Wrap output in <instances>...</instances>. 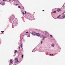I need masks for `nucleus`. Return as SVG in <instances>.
I'll list each match as a JSON object with an SVG mask.
<instances>
[{
    "label": "nucleus",
    "instance_id": "cd10ccee",
    "mask_svg": "<svg viewBox=\"0 0 65 65\" xmlns=\"http://www.w3.org/2000/svg\"><path fill=\"white\" fill-rule=\"evenodd\" d=\"M44 11V10H43V11Z\"/></svg>",
    "mask_w": 65,
    "mask_h": 65
},
{
    "label": "nucleus",
    "instance_id": "7c9ffc66",
    "mask_svg": "<svg viewBox=\"0 0 65 65\" xmlns=\"http://www.w3.org/2000/svg\"><path fill=\"white\" fill-rule=\"evenodd\" d=\"M54 11V12H56V11Z\"/></svg>",
    "mask_w": 65,
    "mask_h": 65
},
{
    "label": "nucleus",
    "instance_id": "2f4dec72",
    "mask_svg": "<svg viewBox=\"0 0 65 65\" xmlns=\"http://www.w3.org/2000/svg\"><path fill=\"white\" fill-rule=\"evenodd\" d=\"M52 55V54H50V55Z\"/></svg>",
    "mask_w": 65,
    "mask_h": 65
},
{
    "label": "nucleus",
    "instance_id": "6e6552de",
    "mask_svg": "<svg viewBox=\"0 0 65 65\" xmlns=\"http://www.w3.org/2000/svg\"><path fill=\"white\" fill-rule=\"evenodd\" d=\"M10 63H12V62H13V61H12V60H10Z\"/></svg>",
    "mask_w": 65,
    "mask_h": 65
},
{
    "label": "nucleus",
    "instance_id": "6ab92c4d",
    "mask_svg": "<svg viewBox=\"0 0 65 65\" xmlns=\"http://www.w3.org/2000/svg\"><path fill=\"white\" fill-rule=\"evenodd\" d=\"M7 0H3V1H6Z\"/></svg>",
    "mask_w": 65,
    "mask_h": 65
},
{
    "label": "nucleus",
    "instance_id": "20e7f679",
    "mask_svg": "<svg viewBox=\"0 0 65 65\" xmlns=\"http://www.w3.org/2000/svg\"><path fill=\"white\" fill-rule=\"evenodd\" d=\"M44 34H48V32L46 31H45L44 32Z\"/></svg>",
    "mask_w": 65,
    "mask_h": 65
},
{
    "label": "nucleus",
    "instance_id": "0eeeda50",
    "mask_svg": "<svg viewBox=\"0 0 65 65\" xmlns=\"http://www.w3.org/2000/svg\"><path fill=\"white\" fill-rule=\"evenodd\" d=\"M54 46H55V45H54V44H52V46H53V47H54Z\"/></svg>",
    "mask_w": 65,
    "mask_h": 65
},
{
    "label": "nucleus",
    "instance_id": "9d476101",
    "mask_svg": "<svg viewBox=\"0 0 65 65\" xmlns=\"http://www.w3.org/2000/svg\"><path fill=\"white\" fill-rule=\"evenodd\" d=\"M60 17H61V15H59L58 16V17L57 18H60Z\"/></svg>",
    "mask_w": 65,
    "mask_h": 65
},
{
    "label": "nucleus",
    "instance_id": "4468645a",
    "mask_svg": "<svg viewBox=\"0 0 65 65\" xmlns=\"http://www.w3.org/2000/svg\"><path fill=\"white\" fill-rule=\"evenodd\" d=\"M25 14H27V12H26V11H25Z\"/></svg>",
    "mask_w": 65,
    "mask_h": 65
},
{
    "label": "nucleus",
    "instance_id": "1a4fd4ad",
    "mask_svg": "<svg viewBox=\"0 0 65 65\" xmlns=\"http://www.w3.org/2000/svg\"><path fill=\"white\" fill-rule=\"evenodd\" d=\"M17 52V50H15V52H14V53H15Z\"/></svg>",
    "mask_w": 65,
    "mask_h": 65
},
{
    "label": "nucleus",
    "instance_id": "f8f14e48",
    "mask_svg": "<svg viewBox=\"0 0 65 65\" xmlns=\"http://www.w3.org/2000/svg\"><path fill=\"white\" fill-rule=\"evenodd\" d=\"M22 46H23V44H21V47H22Z\"/></svg>",
    "mask_w": 65,
    "mask_h": 65
},
{
    "label": "nucleus",
    "instance_id": "f03ea898",
    "mask_svg": "<svg viewBox=\"0 0 65 65\" xmlns=\"http://www.w3.org/2000/svg\"><path fill=\"white\" fill-rule=\"evenodd\" d=\"M36 34L35 32H32V35H36Z\"/></svg>",
    "mask_w": 65,
    "mask_h": 65
},
{
    "label": "nucleus",
    "instance_id": "dca6fc26",
    "mask_svg": "<svg viewBox=\"0 0 65 65\" xmlns=\"http://www.w3.org/2000/svg\"><path fill=\"white\" fill-rule=\"evenodd\" d=\"M24 56L23 55H22V58H23Z\"/></svg>",
    "mask_w": 65,
    "mask_h": 65
},
{
    "label": "nucleus",
    "instance_id": "412c9836",
    "mask_svg": "<svg viewBox=\"0 0 65 65\" xmlns=\"http://www.w3.org/2000/svg\"><path fill=\"white\" fill-rule=\"evenodd\" d=\"M41 44H42V41L41 42Z\"/></svg>",
    "mask_w": 65,
    "mask_h": 65
},
{
    "label": "nucleus",
    "instance_id": "7ed1b4c3",
    "mask_svg": "<svg viewBox=\"0 0 65 65\" xmlns=\"http://www.w3.org/2000/svg\"><path fill=\"white\" fill-rule=\"evenodd\" d=\"M36 35H37V36H39L40 35V34H39V33H37V34H36Z\"/></svg>",
    "mask_w": 65,
    "mask_h": 65
},
{
    "label": "nucleus",
    "instance_id": "393cba45",
    "mask_svg": "<svg viewBox=\"0 0 65 65\" xmlns=\"http://www.w3.org/2000/svg\"><path fill=\"white\" fill-rule=\"evenodd\" d=\"M26 33H29V32L27 31V32H26Z\"/></svg>",
    "mask_w": 65,
    "mask_h": 65
},
{
    "label": "nucleus",
    "instance_id": "c85d7f7f",
    "mask_svg": "<svg viewBox=\"0 0 65 65\" xmlns=\"http://www.w3.org/2000/svg\"><path fill=\"white\" fill-rule=\"evenodd\" d=\"M54 12H55L54 11L53 12V13H54Z\"/></svg>",
    "mask_w": 65,
    "mask_h": 65
},
{
    "label": "nucleus",
    "instance_id": "b1692460",
    "mask_svg": "<svg viewBox=\"0 0 65 65\" xmlns=\"http://www.w3.org/2000/svg\"><path fill=\"white\" fill-rule=\"evenodd\" d=\"M64 5H63V6H62V7H64Z\"/></svg>",
    "mask_w": 65,
    "mask_h": 65
},
{
    "label": "nucleus",
    "instance_id": "f3484780",
    "mask_svg": "<svg viewBox=\"0 0 65 65\" xmlns=\"http://www.w3.org/2000/svg\"><path fill=\"white\" fill-rule=\"evenodd\" d=\"M1 32L2 33H3L4 32V31H2Z\"/></svg>",
    "mask_w": 65,
    "mask_h": 65
},
{
    "label": "nucleus",
    "instance_id": "9b49d317",
    "mask_svg": "<svg viewBox=\"0 0 65 65\" xmlns=\"http://www.w3.org/2000/svg\"><path fill=\"white\" fill-rule=\"evenodd\" d=\"M4 4H5L4 3H3L2 4V5H4Z\"/></svg>",
    "mask_w": 65,
    "mask_h": 65
},
{
    "label": "nucleus",
    "instance_id": "f257e3e1",
    "mask_svg": "<svg viewBox=\"0 0 65 65\" xmlns=\"http://www.w3.org/2000/svg\"><path fill=\"white\" fill-rule=\"evenodd\" d=\"M15 61H16L15 62V63H17L18 62H19V61L18 60V59L17 58H16L15 59Z\"/></svg>",
    "mask_w": 65,
    "mask_h": 65
},
{
    "label": "nucleus",
    "instance_id": "2eb2a0df",
    "mask_svg": "<svg viewBox=\"0 0 65 65\" xmlns=\"http://www.w3.org/2000/svg\"><path fill=\"white\" fill-rule=\"evenodd\" d=\"M18 7V8H21V7H20V6H19Z\"/></svg>",
    "mask_w": 65,
    "mask_h": 65
},
{
    "label": "nucleus",
    "instance_id": "bb28decb",
    "mask_svg": "<svg viewBox=\"0 0 65 65\" xmlns=\"http://www.w3.org/2000/svg\"><path fill=\"white\" fill-rule=\"evenodd\" d=\"M53 55H54L53 54H52V56H53Z\"/></svg>",
    "mask_w": 65,
    "mask_h": 65
},
{
    "label": "nucleus",
    "instance_id": "4be33fe9",
    "mask_svg": "<svg viewBox=\"0 0 65 65\" xmlns=\"http://www.w3.org/2000/svg\"><path fill=\"white\" fill-rule=\"evenodd\" d=\"M34 50H35V49H33V51H32V52H34Z\"/></svg>",
    "mask_w": 65,
    "mask_h": 65
},
{
    "label": "nucleus",
    "instance_id": "a211bd4d",
    "mask_svg": "<svg viewBox=\"0 0 65 65\" xmlns=\"http://www.w3.org/2000/svg\"><path fill=\"white\" fill-rule=\"evenodd\" d=\"M50 36L51 37H53V36H52V35H50Z\"/></svg>",
    "mask_w": 65,
    "mask_h": 65
},
{
    "label": "nucleus",
    "instance_id": "5701e85b",
    "mask_svg": "<svg viewBox=\"0 0 65 65\" xmlns=\"http://www.w3.org/2000/svg\"><path fill=\"white\" fill-rule=\"evenodd\" d=\"M16 5V6H17V5H19V4H17Z\"/></svg>",
    "mask_w": 65,
    "mask_h": 65
},
{
    "label": "nucleus",
    "instance_id": "aec40b11",
    "mask_svg": "<svg viewBox=\"0 0 65 65\" xmlns=\"http://www.w3.org/2000/svg\"><path fill=\"white\" fill-rule=\"evenodd\" d=\"M23 14H25V13H24V12H23Z\"/></svg>",
    "mask_w": 65,
    "mask_h": 65
},
{
    "label": "nucleus",
    "instance_id": "c756f323",
    "mask_svg": "<svg viewBox=\"0 0 65 65\" xmlns=\"http://www.w3.org/2000/svg\"><path fill=\"white\" fill-rule=\"evenodd\" d=\"M13 0V1H14V0Z\"/></svg>",
    "mask_w": 65,
    "mask_h": 65
},
{
    "label": "nucleus",
    "instance_id": "a878e982",
    "mask_svg": "<svg viewBox=\"0 0 65 65\" xmlns=\"http://www.w3.org/2000/svg\"><path fill=\"white\" fill-rule=\"evenodd\" d=\"M19 48H20V47H19Z\"/></svg>",
    "mask_w": 65,
    "mask_h": 65
},
{
    "label": "nucleus",
    "instance_id": "473e14b6",
    "mask_svg": "<svg viewBox=\"0 0 65 65\" xmlns=\"http://www.w3.org/2000/svg\"><path fill=\"white\" fill-rule=\"evenodd\" d=\"M1 3H0V4H1Z\"/></svg>",
    "mask_w": 65,
    "mask_h": 65
},
{
    "label": "nucleus",
    "instance_id": "39448f33",
    "mask_svg": "<svg viewBox=\"0 0 65 65\" xmlns=\"http://www.w3.org/2000/svg\"><path fill=\"white\" fill-rule=\"evenodd\" d=\"M57 11L59 12L60 11H61V9H58Z\"/></svg>",
    "mask_w": 65,
    "mask_h": 65
},
{
    "label": "nucleus",
    "instance_id": "ddd939ff",
    "mask_svg": "<svg viewBox=\"0 0 65 65\" xmlns=\"http://www.w3.org/2000/svg\"><path fill=\"white\" fill-rule=\"evenodd\" d=\"M65 17V15H64L62 16L63 18H64Z\"/></svg>",
    "mask_w": 65,
    "mask_h": 65
},
{
    "label": "nucleus",
    "instance_id": "423d86ee",
    "mask_svg": "<svg viewBox=\"0 0 65 65\" xmlns=\"http://www.w3.org/2000/svg\"><path fill=\"white\" fill-rule=\"evenodd\" d=\"M43 40L44 39V38H45V36H43Z\"/></svg>",
    "mask_w": 65,
    "mask_h": 65
}]
</instances>
